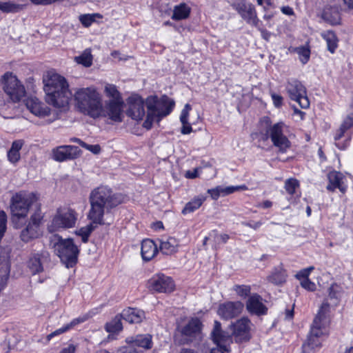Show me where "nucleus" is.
Returning <instances> with one entry per match:
<instances>
[{
  "label": "nucleus",
  "mask_w": 353,
  "mask_h": 353,
  "mask_svg": "<svg viewBox=\"0 0 353 353\" xmlns=\"http://www.w3.org/2000/svg\"><path fill=\"white\" fill-rule=\"evenodd\" d=\"M83 147L85 149L90 151L91 152H92L93 154H97L100 152L101 151V147L99 145L97 144V145H89L86 143H85V144H83Z\"/></svg>",
  "instance_id": "52"
},
{
  "label": "nucleus",
  "mask_w": 353,
  "mask_h": 353,
  "mask_svg": "<svg viewBox=\"0 0 353 353\" xmlns=\"http://www.w3.org/2000/svg\"><path fill=\"white\" fill-rule=\"evenodd\" d=\"M123 100H109L105 106V115L115 122H121L123 115Z\"/></svg>",
  "instance_id": "21"
},
{
  "label": "nucleus",
  "mask_w": 353,
  "mask_h": 353,
  "mask_svg": "<svg viewBox=\"0 0 353 353\" xmlns=\"http://www.w3.org/2000/svg\"><path fill=\"white\" fill-rule=\"evenodd\" d=\"M75 61L85 67H90L92 62L90 50L86 49L80 56L75 57Z\"/></svg>",
  "instance_id": "43"
},
{
  "label": "nucleus",
  "mask_w": 353,
  "mask_h": 353,
  "mask_svg": "<svg viewBox=\"0 0 353 353\" xmlns=\"http://www.w3.org/2000/svg\"><path fill=\"white\" fill-rule=\"evenodd\" d=\"M199 168H195L193 171L188 170L185 172V177L188 179H195L198 176Z\"/></svg>",
  "instance_id": "57"
},
{
  "label": "nucleus",
  "mask_w": 353,
  "mask_h": 353,
  "mask_svg": "<svg viewBox=\"0 0 353 353\" xmlns=\"http://www.w3.org/2000/svg\"><path fill=\"white\" fill-rule=\"evenodd\" d=\"M148 288L159 293H170L174 290L172 279L163 274L154 275L148 282Z\"/></svg>",
  "instance_id": "15"
},
{
  "label": "nucleus",
  "mask_w": 353,
  "mask_h": 353,
  "mask_svg": "<svg viewBox=\"0 0 353 353\" xmlns=\"http://www.w3.org/2000/svg\"><path fill=\"white\" fill-rule=\"evenodd\" d=\"M285 88L290 99L296 101L301 108H309L306 89L301 81L295 79H289Z\"/></svg>",
  "instance_id": "11"
},
{
  "label": "nucleus",
  "mask_w": 353,
  "mask_h": 353,
  "mask_svg": "<svg viewBox=\"0 0 353 353\" xmlns=\"http://www.w3.org/2000/svg\"><path fill=\"white\" fill-rule=\"evenodd\" d=\"M250 325L251 322L246 317H243L235 323H231L230 327L232 330V335L235 337L236 341L242 342L250 340Z\"/></svg>",
  "instance_id": "16"
},
{
  "label": "nucleus",
  "mask_w": 353,
  "mask_h": 353,
  "mask_svg": "<svg viewBox=\"0 0 353 353\" xmlns=\"http://www.w3.org/2000/svg\"><path fill=\"white\" fill-rule=\"evenodd\" d=\"M98 224L94 223L92 221V223L85 227H83L80 228L79 230L76 232V234L80 236H81L82 241L83 243H86L88 240V237L91 232L96 228Z\"/></svg>",
  "instance_id": "41"
},
{
  "label": "nucleus",
  "mask_w": 353,
  "mask_h": 353,
  "mask_svg": "<svg viewBox=\"0 0 353 353\" xmlns=\"http://www.w3.org/2000/svg\"><path fill=\"white\" fill-rule=\"evenodd\" d=\"M76 346L73 344H70L68 347H64L60 353H75Z\"/></svg>",
  "instance_id": "58"
},
{
  "label": "nucleus",
  "mask_w": 353,
  "mask_h": 353,
  "mask_svg": "<svg viewBox=\"0 0 353 353\" xmlns=\"http://www.w3.org/2000/svg\"><path fill=\"white\" fill-rule=\"evenodd\" d=\"M299 181L294 178L288 179L285 182V189L290 194L295 193L296 189L299 188Z\"/></svg>",
  "instance_id": "45"
},
{
  "label": "nucleus",
  "mask_w": 353,
  "mask_h": 353,
  "mask_svg": "<svg viewBox=\"0 0 353 353\" xmlns=\"http://www.w3.org/2000/svg\"><path fill=\"white\" fill-rule=\"evenodd\" d=\"M79 111L93 118L99 117L102 110L100 94L94 88H81L74 94Z\"/></svg>",
  "instance_id": "4"
},
{
  "label": "nucleus",
  "mask_w": 353,
  "mask_h": 353,
  "mask_svg": "<svg viewBox=\"0 0 353 353\" xmlns=\"http://www.w3.org/2000/svg\"><path fill=\"white\" fill-rule=\"evenodd\" d=\"M212 337L217 347L212 348L210 353H228L230 351V345L232 342V336L221 330V325L217 321H214Z\"/></svg>",
  "instance_id": "12"
},
{
  "label": "nucleus",
  "mask_w": 353,
  "mask_h": 353,
  "mask_svg": "<svg viewBox=\"0 0 353 353\" xmlns=\"http://www.w3.org/2000/svg\"><path fill=\"white\" fill-rule=\"evenodd\" d=\"M261 122L266 125L265 132H261V134L263 136V139L267 140L270 138L273 145L278 148L281 152H285L290 148V142L287 137L283 134L284 123L279 122L271 125L268 117H264Z\"/></svg>",
  "instance_id": "8"
},
{
  "label": "nucleus",
  "mask_w": 353,
  "mask_h": 353,
  "mask_svg": "<svg viewBox=\"0 0 353 353\" xmlns=\"http://www.w3.org/2000/svg\"><path fill=\"white\" fill-rule=\"evenodd\" d=\"M55 254L67 268L74 267L78 261L79 250L71 238L54 235L51 240Z\"/></svg>",
  "instance_id": "6"
},
{
  "label": "nucleus",
  "mask_w": 353,
  "mask_h": 353,
  "mask_svg": "<svg viewBox=\"0 0 353 353\" xmlns=\"http://www.w3.org/2000/svg\"><path fill=\"white\" fill-rule=\"evenodd\" d=\"M96 17H101V15L99 14H83L79 17V20L85 27H89L95 21Z\"/></svg>",
  "instance_id": "47"
},
{
  "label": "nucleus",
  "mask_w": 353,
  "mask_h": 353,
  "mask_svg": "<svg viewBox=\"0 0 353 353\" xmlns=\"http://www.w3.org/2000/svg\"><path fill=\"white\" fill-rule=\"evenodd\" d=\"M192 107L189 103L185 105L184 108L181 111L180 116V121L183 124L181 128V133L183 134H188L192 131L191 125L188 122L189 112L191 110Z\"/></svg>",
  "instance_id": "33"
},
{
  "label": "nucleus",
  "mask_w": 353,
  "mask_h": 353,
  "mask_svg": "<svg viewBox=\"0 0 353 353\" xmlns=\"http://www.w3.org/2000/svg\"><path fill=\"white\" fill-rule=\"evenodd\" d=\"M281 12L286 15H293L294 14V10L290 6H283L281 8Z\"/></svg>",
  "instance_id": "59"
},
{
  "label": "nucleus",
  "mask_w": 353,
  "mask_h": 353,
  "mask_svg": "<svg viewBox=\"0 0 353 353\" xmlns=\"http://www.w3.org/2000/svg\"><path fill=\"white\" fill-rule=\"evenodd\" d=\"M222 188L219 186L214 189H209L208 192L214 200H216L221 195H222Z\"/></svg>",
  "instance_id": "50"
},
{
  "label": "nucleus",
  "mask_w": 353,
  "mask_h": 353,
  "mask_svg": "<svg viewBox=\"0 0 353 353\" xmlns=\"http://www.w3.org/2000/svg\"><path fill=\"white\" fill-rule=\"evenodd\" d=\"M25 5L12 1H0V10L5 13H16L23 10Z\"/></svg>",
  "instance_id": "36"
},
{
  "label": "nucleus",
  "mask_w": 353,
  "mask_h": 353,
  "mask_svg": "<svg viewBox=\"0 0 353 353\" xmlns=\"http://www.w3.org/2000/svg\"><path fill=\"white\" fill-rule=\"evenodd\" d=\"M178 246V241L175 238L170 236L160 241L159 250L163 254L170 255L177 251Z\"/></svg>",
  "instance_id": "29"
},
{
  "label": "nucleus",
  "mask_w": 353,
  "mask_h": 353,
  "mask_svg": "<svg viewBox=\"0 0 353 353\" xmlns=\"http://www.w3.org/2000/svg\"><path fill=\"white\" fill-rule=\"evenodd\" d=\"M248 188L243 185H237V186H228L226 188H222V195H228L230 194L235 191L240 190H247Z\"/></svg>",
  "instance_id": "48"
},
{
  "label": "nucleus",
  "mask_w": 353,
  "mask_h": 353,
  "mask_svg": "<svg viewBox=\"0 0 353 353\" xmlns=\"http://www.w3.org/2000/svg\"><path fill=\"white\" fill-rule=\"evenodd\" d=\"M329 312L330 304L325 301L314 317L307 340L303 345L304 352L307 347L313 350L321 347L320 338L327 334V327L330 323Z\"/></svg>",
  "instance_id": "3"
},
{
  "label": "nucleus",
  "mask_w": 353,
  "mask_h": 353,
  "mask_svg": "<svg viewBox=\"0 0 353 353\" xmlns=\"http://www.w3.org/2000/svg\"><path fill=\"white\" fill-rule=\"evenodd\" d=\"M8 158L10 162L16 163L20 159V153L18 151L10 149L8 152Z\"/></svg>",
  "instance_id": "49"
},
{
  "label": "nucleus",
  "mask_w": 353,
  "mask_h": 353,
  "mask_svg": "<svg viewBox=\"0 0 353 353\" xmlns=\"http://www.w3.org/2000/svg\"><path fill=\"white\" fill-rule=\"evenodd\" d=\"M296 52L299 54L300 61L302 63H306L309 59L310 56V50L307 46H299L296 48Z\"/></svg>",
  "instance_id": "44"
},
{
  "label": "nucleus",
  "mask_w": 353,
  "mask_h": 353,
  "mask_svg": "<svg viewBox=\"0 0 353 353\" xmlns=\"http://www.w3.org/2000/svg\"><path fill=\"white\" fill-rule=\"evenodd\" d=\"M343 293V288L339 285L334 283L329 288L328 298L332 301V304L336 305L339 302Z\"/></svg>",
  "instance_id": "38"
},
{
  "label": "nucleus",
  "mask_w": 353,
  "mask_h": 353,
  "mask_svg": "<svg viewBox=\"0 0 353 353\" xmlns=\"http://www.w3.org/2000/svg\"><path fill=\"white\" fill-rule=\"evenodd\" d=\"M265 5L263 6V8L264 12H268L269 8L273 6V3H272L271 0H265Z\"/></svg>",
  "instance_id": "64"
},
{
  "label": "nucleus",
  "mask_w": 353,
  "mask_h": 353,
  "mask_svg": "<svg viewBox=\"0 0 353 353\" xmlns=\"http://www.w3.org/2000/svg\"><path fill=\"white\" fill-rule=\"evenodd\" d=\"M35 205L36 210L39 208L37 197L34 193L20 192L15 194L11 199L10 209L12 214V221L27 215L29 208Z\"/></svg>",
  "instance_id": "7"
},
{
  "label": "nucleus",
  "mask_w": 353,
  "mask_h": 353,
  "mask_svg": "<svg viewBox=\"0 0 353 353\" xmlns=\"http://www.w3.org/2000/svg\"><path fill=\"white\" fill-rule=\"evenodd\" d=\"M123 199L121 194L113 193L107 186L101 185L94 189L90 195L89 219L96 224H105L103 220L105 212L117 207Z\"/></svg>",
  "instance_id": "1"
},
{
  "label": "nucleus",
  "mask_w": 353,
  "mask_h": 353,
  "mask_svg": "<svg viewBox=\"0 0 353 353\" xmlns=\"http://www.w3.org/2000/svg\"><path fill=\"white\" fill-rule=\"evenodd\" d=\"M328 184L326 189L330 192H334L339 189L342 194L347 191V185L345 184V176L340 172L332 171L327 174Z\"/></svg>",
  "instance_id": "20"
},
{
  "label": "nucleus",
  "mask_w": 353,
  "mask_h": 353,
  "mask_svg": "<svg viewBox=\"0 0 353 353\" xmlns=\"http://www.w3.org/2000/svg\"><path fill=\"white\" fill-rule=\"evenodd\" d=\"M233 290L242 298H245L250 294L251 288L247 285H235L233 286Z\"/></svg>",
  "instance_id": "46"
},
{
  "label": "nucleus",
  "mask_w": 353,
  "mask_h": 353,
  "mask_svg": "<svg viewBox=\"0 0 353 353\" xmlns=\"http://www.w3.org/2000/svg\"><path fill=\"white\" fill-rule=\"evenodd\" d=\"M244 225L248 226V227H250L251 228H253L254 230H256L257 228H259L262 225V223L261 221H257V222H255L254 223H245Z\"/></svg>",
  "instance_id": "61"
},
{
  "label": "nucleus",
  "mask_w": 353,
  "mask_h": 353,
  "mask_svg": "<svg viewBox=\"0 0 353 353\" xmlns=\"http://www.w3.org/2000/svg\"><path fill=\"white\" fill-rule=\"evenodd\" d=\"M271 97L275 107L279 108L282 105L283 97L281 95L277 94L276 93H272Z\"/></svg>",
  "instance_id": "53"
},
{
  "label": "nucleus",
  "mask_w": 353,
  "mask_h": 353,
  "mask_svg": "<svg viewBox=\"0 0 353 353\" xmlns=\"http://www.w3.org/2000/svg\"><path fill=\"white\" fill-rule=\"evenodd\" d=\"M104 92L106 97L112 98L111 100L122 101L121 94L115 85L107 83L105 85Z\"/></svg>",
  "instance_id": "40"
},
{
  "label": "nucleus",
  "mask_w": 353,
  "mask_h": 353,
  "mask_svg": "<svg viewBox=\"0 0 353 353\" xmlns=\"http://www.w3.org/2000/svg\"><path fill=\"white\" fill-rule=\"evenodd\" d=\"M121 314L117 315L112 320L105 324V330L109 333H116L123 329Z\"/></svg>",
  "instance_id": "39"
},
{
  "label": "nucleus",
  "mask_w": 353,
  "mask_h": 353,
  "mask_svg": "<svg viewBox=\"0 0 353 353\" xmlns=\"http://www.w3.org/2000/svg\"><path fill=\"white\" fill-rule=\"evenodd\" d=\"M322 19L331 25H338L341 21V14L337 6H325L322 13Z\"/></svg>",
  "instance_id": "24"
},
{
  "label": "nucleus",
  "mask_w": 353,
  "mask_h": 353,
  "mask_svg": "<svg viewBox=\"0 0 353 353\" xmlns=\"http://www.w3.org/2000/svg\"><path fill=\"white\" fill-rule=\"evenodd\" d=\"M346 130H347L345 128H343V126L341 125L339 130H338L337 133L334 137L335 140H339L343 136Z\"/></svg>",
  "instance_id": "60"
},
{
  "label": "nucleus",
  "mask_w": 353,
  "mask_h": 353,
  "mask_svg": "<svg viewBox=\"0 0 353 353\" xmlns=\"http://www.w3.org/2000/svg\"><path fill=\"white\" fill-rule=\"evenodd\" d=\"M205 199L206 197L203 195H199L194 197L193 199L185 204L184 208L182 210V214H187L194 212L201 206Z\"/></svg>",
  "instance_id": "32"
},
{
  "label": "nucleus",
  "mask_w": 353,
  "mask_h": 353,
  "mask_svg": "<svg viewBox=\"0 0 353 353\" xmlns=\"http://www.w3.org/2000/svg\"><path fill=\"white\" fill-rule=\"evenodd\" d=\"M145 105L148 114L143 126L147 130H150L154 121H159L161 118L171 112L174 103L166 96L161 98H158L157 96H150L145 100Z\"/></svg>",
  "instance_id": "5"
},
{
  "label": "nucleus",
  "mask_w": 353,
  "mask_h": 353,
  "mask_svg": "<svg viewBox=\"0 0 353 353\" xmlns=\"http://www.w3.org/2000/svg\"><path fill=\"white\" fill-rule=\"evenodd\" d=\"M190 13V8L185 3L174 6L172 19L174 20H182L187 19Z\"/></svg>",
  "instance_id": "34"
},
{
  "label": "nucleus",
  "mask_w": 353,
  "mask_h": 353,
  "mask_svg": "<svg viewBox=\"0 0 353 353\" xmlns=\"http://www.w3.org/2000/svg\"><path fill=\"white\" fill-rule=\"evenodd\" d=\"M128 343H132L134 346L150 350L152 347V336L150 334H138L134 337L128 339Z\"/></svg>",
  "instance_id": "28"
},
{
  "label": "nucleus",
  "mask_w": 353,
  "mask_h": 353,
  "mask_svg": "<svg viewBox=\"0 0 353 353\" xmlns=\"http://www.w3.org/2000/svg\"><path fill=\"white\" fill-rule=\"evenodd\" d=\"M117 353H138L137 350L132 346H125L120 347Z\"/></svg>",
  "instance_id": "55"
},
{
  "label": "nucleus",
  "mask_w": 353,
  "mask_h": 353,
  "mask_svg": "<svg viewBox=\"0 0 353 353\" xmlns=\"http://www.w3.org/2000/svg\"><path fill=\"white\" fill-rule=\"evenodd\" d=\"M83 321H84V319H81V318H77V319H73L70 323H68L67 325H64L63 327H62L59 329H57L55 331H54L52 333L47 335L46 343H48L53 337L57 336L58 335H60V334L67 332L68 330H69L70 329L73 327L74 326H75L77 324L82 323Z\"/></svg>",
  "instance_id": "35"
},
{
  "label": "nucleus",
  "mask_w": 353,
  "mask_h": 353,
  "mask_svg": "<svg viewBox=\"0 0 353 353\" xmlns=\"http://www.w3.org/2000/svg\"><path fill=\"white\" fill-rule=\"evenodd\" d=\"M258 207H262L263 208H270L272 206V202L270 201H265L262 203H260L257 205Z\"/></svg>",
  "instance_id": "63"
},
{
  "label": "nucleus",
  "mask_w": 353,
  "mask_h": 353,
  "mask_svg": "<svg viewBox=\"0 0 353 353\" xmlns=\"http://www.w3.org/2000/svg\"><path fill=\"white\" fill-rule=\"evenodd\" d=\"M121 314L123 319L129 323H139L145 318L144 312L135 308L125 309Z\"/></svg>",
  "instance_id": "25"
},
{
  "label": "nucleus",
  "mask_w": 353,
  "mask_h": 353,
  "mask_svg": "<svg viewBox=\"0 0 353 353\" xmlns=\"http://www.w3.org/2000/svg\"><path fill=\"white\" fill-rule=\"evenodd\" d=\"M308 273L305 270L303 272H301L296 274L297 278L303 277V280L301 281V285L305 290L308 291H314L316 289V285L314 283L312 282L307 278Z\"/></svg>",
  "instance_id": "42"
},
{
  "label": "nucleus",
  "mask_w": 353,
  "mask_h": 353,
  "mask_svg": "<svg viewBox=\"0 0 353 353\" xmlns=\"http://www.w3.org/2000/svg\"><path fill=\"white\" fill-rule=\"evenodd\" d=\"M4 92L13 102L19 101L26 94L23 85L11 72H6L0 79Z\"/></svg>",
  "instance_id": "10"
},
{
  "label": "nucleus",
  "mask_w": 353,
  "mask_h": 353,
  "mask_svg": "<svg viewBox=\"0 0 353 353\" xmlns=\"http://www.w3.org/2000/svg\"><path fill=\"white\" fill-rule=\"evenodd\" d=\"M158 252L155 243L150 239H145L141 243V253L144 261L151 260Z\"/></svg>",
  "instance_id": "26"
},
{
  "label": "nucleus",
  "mask_w": 353,
  "mask_h": 353,
  "mask_svg": "<svg viewBox=\"0 0 353 353\" xmlns=\"http://www.w3.org/2000/svg\"><path fill=\"white\" fill-rule=\"evenodd\" d=\"M341 125L346 130H348L353 126V113H351L346 117Z\"/></svg>",
  "instance_id": "51"
},
{
  "label": "nucleus",
  "mask_w": 353,
  "mask_h": 353,
  "mask_svg": "<svg viewBox=\"0 0 353 353\" xmlns=\"http://www.w3.org/2000/svg\"><path fill=\"white\" fill-rule=\"evenodd\" d=\"M43 81L46 102L57 108L67 107L72 93L66 79L58 74L48 72Z\"/></svg>",
  "instance_id": "2"
},
{
  "label": "nucleus",
  "mask_w": 353,
  "mask_h": 353,
  "mask_svg": "<svg viewBox=\"0 0 353 353\" xmlns=\"http://www.w3.org/2000/svg\"><path fill=\"white\" fill-rule=\"evenodd\" d=\"M200 323L199 321H191L186 325L180 328L177 327L178 334L183 336H192L200 330Z\"/></svg>",
  "instance_id": "30"
},
{
  "label": "nucleus",
  "mask_w": 353,
  "mask_h": 353,
  "mask_svg": "<svg viewBox=\"0 0 353 353\" xmlns=\"http://www.w3.org/2000/svg\"><path fill=\"white\" fill-rule=\"evenodd\" d=\"M246 309L250 314L257 316L264 315L268 308L262 302V297L257 294L251 295L246 302Z\"/></svg>",
  "instance_id": "22"
},
{
  "label": "nucleus",
  "mask_w": 353,
  "mask_h": 353,
  "mask_svg": "<svg viewBox=\"0 0 353 353\" xmlns=\"http://www.w3.org/2000/svg\"><path fill=\"white\" fill-rule=\"evenodd\" d=\"M321 36L326 41L327 50L334 53L338 46V39L335 33L332 31H326L323 32Z\"/></svg>",
  "instance_id": "37"
},
{
  "label": "nucleus",
  "mask_w": 353,
  "mask_h": 353,
  "mask_svg": "<svg viewBox=\"0 0 353 353\" xmlns=\"http://www.w3.org/2000/svg\"><path fill=\"white\" fill-rule=\"evenodd\" d=\"M214 241L216 243H226L229 239V236L226 234H215L214 236Z\"/></svg>",
  "instance_id": "54"
},
{
  "label": "nucleus",
  "mask_w": 353,
  "mask_h": 353,
  "mask_svg": "<svg viewBox=\"0 0 353 353\" xmlns=\"http://www.w3.org/2000/svg\"><path fill=\"white\" fill-rule=\"evenodd\" d=\"M260 31H261V36H262L263 39H264L266 41H269L270 36H271V33L264 29H260Z\"/></svg>",
  "instance_id": "62"
},
{
  "label": "nucleus",
  "mask_w": 353,
  "mask_h": 353,
  "mask_svg": "<svg viewBox=\"0 0 353 353\" xmlns=\"http://www.w3.org/2000/svg\"><path fill=\"white\" fill-rule=\"evenodd\" d=\"M286 278V271L283 268L278 267L268 276V280L274 285H281L285 282Z\"/></svg>",
  "instance_id": "31"
},
{
  "label": "nucleus",
  "mask_w": 353,
  "mask_h": 353,
  "mask_svg": "<svg viewBox=\"0 0 353 353\" xmlns=\"http://www.w3.org/2000/svg\"><path fill=\"white\" fill-rule=\"evenodd\" d=\"M232 6L247 23L254 27L259 26V19L255 7L252 3H247L245 0H239L234 3Z\"/></svg>",
  "instance_id": "14"
},
{
  "label": "nucleus",
  "mask_w": 353,
  "mask_h": 353,
  "mask_svg": "<svg viewBox=\"0 0 353 353\" xmlns=\"http://www.w3.org/2000/svg\"><path fill=\"white\" fill-rule=\"evenodd\" d=\"M77 213L71 208H59L48 225L49 232L72 228L75 226Z\"/></svg>",
  "instance_id": "9"
},
{
  "label": "nucleus",
  "mask_w": 353,
  "mask_h": 353,
  "mask_svg": "<svg viewBox=\"0 0 353 353\" xmlns=\"http://www.w3.org/2000/svg\"><path fill=\"white\" fill-rule=\"evenodd\" d=\"M26 105L27 108L34 115L44 117L49 115L50 110V108L42 103L37 98H28L26 99Z\"/></svg>",
  "instance_id": "23"
},
{
  "label": "nucleus",
  "mask_w": 353,
  "mask_h": 353,
  "mask_svg": "<svg viewBox=\"0 0 353 353\" xmlns=\"http://www.w3.org/2000/svg\"><path fill=\"white\" fill-rule=\"evenodd\" d=\"M243 307L241 301H227L219 305L217 313L223 319L229 320L239 316Z\"/></svg>",
  "instance_id": "17"
},
{
  "label": "nucleus",
  "mask_w": 353,
  "mask_h": 353,
  "mask_svg": "<svg viewBox=\"0 0 353 353\" xmlns=\"http://www.w3.org/2000/svg\"><path fill=\"white\" fill-rule=\"evenodd\" d=\"M52 153L54 160L61 162L77 158L81 150L74 145H61L54 149Z\"/></svg>",
  "instance_id": "19"
},
{
  "label": "nucleus",
  "mask_w": 353,
  "mask_h": 353,
  "mask_svg": "<svg viewBox=\"0 0 353 353\" xmlns=\"http://www.w3.org/2000/svg\"><path fill=\"white\" fill-rule=\"evenodd\" d=\"M128 109L127 114L132 119L139 121L141 120L145 114V105L143 99L139 96H131L128 99Z\"/></svg>",
  "instance_id": "18"
},
{
  "label": "nucleus",
  "mask_w": 353,
  "mask_h": 353,
  "mask_svg": "<svg viewBox=\"0 0 353 353\" xmlns=\"http://www.w3.org/2000/svg\"><path fill=\"white\" fill-rule=\"evenodd\" d=\"M23 145V141L22 140H17L12 143L10 149L19 152V150L21 149Z\"/></svg>",
  "instance_id": "56"
},
{
  "label": "nucleus",
  "mask_w": 353,
  "mask_h": 353,
  "mask_svg": "<svg viewBox=\"0 0 353 353\" xmlns=\"http://www.w3.org/2000/svg\"><path fill=\"white\" fill-rule=\"evenodd\" d=\"M43 219L40 208H37L34 213L31 216L26 228L21 232V239L23 242L38 238L41 234L40 225Z\"/></svg>",
  "instance_id": "13"
},
{
  "label": "nucleus",
  "mask_w": 353,
  "mask_h": 353,
  "mask_svg": "<svg viewBox=\"0 0 353 353\" xmlns=\"http://www.w3.org/2000/svg\"><path fill=\"white\" fill-rule=\"evenodd\" d=\"M46 254H47L46 252H41V253H34L31 254L28 261V268L32 274H39L43 271L41 257H44Z\"/></svg>",
  "instance_id": "27"
}]
</instances>
